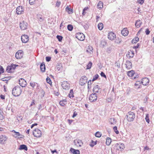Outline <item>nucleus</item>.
<instances>
[{
	"instance_id": "obj_1",
	"label": "nucleus",
	"mask_w": 154,
	"mask_h": 154,
	"mask_svg": "<svg viewBox=\"0 0 154 154\" xmlns=\"http://www.w3.org/2000/svg\"><path fill=\"white\" fill-rule=\"evenodd\" d=\"M22 91L21 88L19 86H17L13 88L12 91V93L14 96L17 97L20 95Z\"/></svg>"
},
{
	"instance_id": "obj_2",
	"label": "nucleus",
	"mask_w": 154,
	"mask_h": 154,
	"mask_svg": "<svg viewBox=\"0 0 154 154\" xmlns=\"http://www.w3.org/2000/svg\"><path fill=\"white\" fill-rule=\"evenodd\" d=\"M134 113L131 112H129L126 116L125 117L128 122H131L134 121L135 118Z\"/></svg>"
},
{
	"instance_id": "obj_3",
	"label": "nucleus",
	"mask_w": 154,
	"mask_h": 154,
	"mask_svg": "<svg viewBox=\"0 0 154 154\" xmlns=\"http://www.w3.org/2000/svg\"><path fill=\"white\" fill-rule=\"evenodd\" d=\"M88 78L85 76H82L80 80L79 84L81 86H83L86 84L88 82Z\"/></svg>"
},
{
	"instance_id": "obj_4",
	"label": "nucleus",
	"mask_w": 154,
	"mask_h": 154,
	"mask_svg": "<svg viewBox=\"0 0 154 154\" xmlns=\"http://www.w3.org/2000/svg\"><path fill=\"white\" fill-rule=\"evenodd\" d=\"M33 134L34 136L36 137H40L42 135L41 131L38 128L35 129L33 132Z\"/></svg>"
},
{
	"instance_id": "obj_5",
	"label": "nucleus",
	"mask_w": 154,
	"mask_h": 154,
	"mask_svg": "<svg viewBox=\"0 0 154 154\" xmlns=\"http://www.w3.org/2000/svg\"><path fill=\"white\" fill-rule=\"evenodd\" d=\"M61 86L63 88L66 90L69 89L70 87V84L67 81H63L62 82Z\"/></svg>"
},
{
	"instance_id": "obj_6",
	"label": "nucleus",
	"mask_w": 154,
	"mask_h": 154,
	"mask_svg": "<svg viewBox=\"0 0 154 154\" xmlns=\"http://www.w3.org/2000/svg\"><path fill=\"white\" fill-rule=\"evenodd\" d=\"M97 96L96 93L92 94L89 97V100L91 102H94L97 100Z\"/></svg>"
},
{
	"instance_id": "obj_7",
	"label": "nucleus",
	"mask_w": 154,
	"mask_h": 154,
	"mask_svg": "<svg viewBox=\"0 0 154 154\" xmlns=\"http://www.w3.org/2000/svg\"><path fill=\"white\" fill-rule=\"evenodd\" d=\"M20 27L22 30H24L27 29V23L24 21H23L22 22L20 23Z\"/></svg>"
},
{
	"instance_id": "obj_8",
	"label": "nucleus",
	"mask_w": 154,
	"mask_h": 154,
	"mask_svg": "<svg viewBox=\"0 0 154 154\" xmlns=\"http://www.w3.org/2000/svg\"><path fill=\"white\" fill-rule=\"evenodd\" d=\"M116 147L117 150L122 151L125 148V145L122 143H117L116 144Z\"/></svg>"
},
{
	"instance_id": "obj_9",
	"label": "nucleus",
	"mask_w": 154,
	"mask_h": 154,
	"mask_svg": "<svg viewBox=\"0 0 154 154\" xmlns=\"http://www.w3.org/2000/svg\"><path fill=\"white\" fill-rule=\"evenodd\" d=\"M76 37L80 41H83L85 38V35L82 33L81 32L77 33L76 35Z\"/></svg>"
},
{
	"instance_id": "obj_10",
	"label": "nucleus",
	"mask_w": 154,
	"mask_h": 154,
	"mask_svg": "<svg viewBox=\"0 0 154 154\" xmlns=\"http://www.w3.org/2000/svg\"><path fill=\"white\" fill-rule=\"evenodd\" d=\"M19 85L22 87H25L27 83L26 81L22 78H21L19 79Z\"/></svg>"
},
{
	"instance_id": "obj_11",
	"label": "nucleus",
	"mask_w": 154,
	"mask_h": 154,
	"mask_svg": "<svg viewBox=\"0 0 154 154\" xmlns=\"http://www.w3.org/2000/svg\"><path fill=\"white\" fill-rule=\"evenodd\" d=\"M21 39L22 42L26 43L29 41V36L26 35H22L21 37Z\"/></svg>"
},
{
	"instance_id": "obj_12",
	"label": "nucleus",
	"mask_w": 154,
	"mask_h": 154,
	"mask_svg": "<svg viewBox=\"0 0 154 154\" xmlns=\"http://www.w3.org/2000/svg\"><path fill=\"white\" fill-rule=\"evenodd\" d=\"M7 138L5 135L0 136V143L3 144L5 143V141L7 140Z\"/></svg>"
},
{
	"instance_id": "obj_13",
	"label": "nucleus",
	"mask_w": 154,
	"mask_h": 154,
	"mask_svg": "<svg viewBox=\"0 0 154 154\" xmlns=\"http://www.w3.org/2000/svg\"><path fill=\"white\" fill-rule=\"evenodd\" d=\"M141 83L144 85H148L149 82V79L147 78H144L142 79Z\"/></svg>"
},
{
	"instance_id": "obj_14",
	"label": "nucleus",
	"mask_w": 154,
	"mask_h": 154,
	"mask_svg": "<svg viewBox=\"0 0 154 154\" xmlns=\"http://www.w3.org/2000/svg\"><path fill=\"white\" fill-rule=\"evenodd\" d=\"M23 56L22 51L21 50H19L15 54V56L17 59H20Z\"/></svg>"
},
{
	"instance_id": "obj_15",
	"label": "nucleus",
	"mask_w": 154,
	"mask_h": 154,
	"mask_svg": "<svg viewBox=\"0 0 154 154\" xmlns=\"http://www.w3.org/2000/svg\"><path fill=\"white\" fill-rule=\"evenodd\" d=\"M23 9L21 6H19L16 8V12L18 14H20L23 12Z\"/></svg>"
},
{
	"instance_id": "obj_16",
	"label": "nucleus",
	"mask_w": 154,
	"mask_h": 154,
	"mask_svg": "<svg viewBox=\"0 0 154 154\" xmlns=\"http://www.w3.org/2000/svg\"><path fill=\"white\" fill-rule=\"evenodd\" d=\"M108 38L111 40H113L116 37V35L114 33L112 32L109 33L108 35Z\"/></svg>"
},
{
	"instance_id": "obj_17",
	"label": "nucleus",
	"mask_w": 154,
	"mask_h": 154,
	"mask_svg": "<svg viewBox=\"0 0 154 154\" xmlns=\"http://www.w3.org/2000/svg\"><path fill=\"white\" fill-rule=\"evenodd\" d=\"M75 144L77 146L81 147L83 145V143L82 142V140H75L74 141Z\"/></svg>"
},
{
	"instance_id": "obj_18",
	"label": "nucleus",
	"mask_w": 154,
	"mask_h": 154,
	"mask_svg": "<svg viewBox=\"0 0 154 154\" xmlns=\"http://www.w3.org/2000/svg\"><path fill=\"white\" fill-rule=\"evenodd\" d=\"M126 67L128 69H130L132 68V63L131 62L127 61L125 63Z\"/></svg>"
},
{
	"instance_id": "obj_19",
	"label": "nucleus",
	"mask_w": 154,
	"mask_h": 154,
	"mask_svg": "<svg viewBox=\"0 0 154 154\" xmlns=\"http://www.w3.org/2000/svg\"><path fill=\"white\" fill-rule=\"evenodd\" d=\"M128 33V31L127 28H124L123 30L121 31V33L124 36L127 35Z\"/></svg>"
},
{
	"instance_id": "obj_20",
	"label": "nucleus",
	"mask_w": 154,
	"mask_h": 154,
	"mask_svg": "<svg viewBox=\"0 0 154 154\" xmlns=\"http://www.w3.org/2000/svg\"><path fill=\"white\" fill-rule=\"evenodd\" d=\"M70 151L73 154H79L80 151L78 150L72 148H71L70 149Z\"/></svg>"
},
{
	"instance_id": "obj_21",
	"label": "nucleus",
	"mask_w": 154,
	"mask_h": 154,
	"mask_svg": "<svg viewBox=\"0 0 154 154\" xmlns=\"http://www.w3.org/2000/svg\"><path fill=\"white\" fill-rule=\"evenodd\" d=\"M19 150H24L27 151V147L26 145L24 144L21 145L18 148Z\"/></svg>"
},
{
	"instance_id": "obj_22",
	"label": "nucleus",
	"mask_w": 154,
	"mask_h": 154,
	"mask_svg": "<svg viewBox=\"0 0 154 154\" xmlns=\"http://www.w3.org/2000/svg\"><path fill=\"white\" fill-rule=\"evenodd\" d=\"M37 18L39 22H43L44 19V17H42V16L40 14H37Z\"/></svg>"
},
{
	"instance_id": "obj_23",
	"label": "nucleus",
	"mask_w": 154,
	"mask_h": 154,
	"mask_svg": "<svg viewBox=\"0 0 154 154\" xmlns=\"http://www.w3.org/2000/svg\"><path fill=\"white\" fill-rule=\"evenodd\" d=\"M100 89V88L98 85H96V86H94L93 88V91L94 92H95L94 93H98L99 92V90Z\"/></svg>"
},
{
	"instance_id": "obj_24",
	"label": "nucleus",
	"mask_w": 154,
	"mask_h": 154,
	"mask_svg": "<svg viewBox=\"0 0 154 154\" xmlns=\"http://www.w3.org/2000/svg\"><path fill=\"white\" fill-rule=\"evenodd\" d=\"M40 69L43 72L45 71V67L44 63H42L40 65Z\"/></svg>"
},
{
	"instance_id": "obj_25",
	"label": "nucleus",
	"mask_w": 154,
	"mask_h": 154,
	"mask_svg": "<svg viewBox=\"0 0 154 154\" xmlns=\"http://www.w3.org/2000/svg\"><path fill=\"white\" fill-rule=\"evenodd\" d=\"M142 24V22L140 20H137L135 23L136 26L137 28L140 27V25Z\"/></svg>"
},
{
	"instance_id": "obj_26",
	"label": "nucleus",
	"mask_w": 154,
	"mask_h": 154,
	"mask_svg": "<svg viewBox=\"0 0 154 154\" xmlns=\"http://www.w3.org/2000/svg\"><path fill=\"white\" fill-rule=\"evenodd\" d=\"M134 74V70H131L128 72L127 75L129 77H132Z\"/></svg>"
},
{
	"instance_id": "obj_27",
	"label": "nucleus",
	"mask_w": 154,
	"mask_h": 154,
	"mask_svg": "<svg viewBox=\"0 0 154 154\" xmlns=\"http://www.w3.org/2000/svg\"><path fill=\"white\" fill-rule=\"evenodd\" d=\"M98 28L100 30H102L103 28V25L102 23H98Z\"/></svg>"
},
{
	"instance_id": "obj_28",
	"label": "nucleus",
	"mask_w": 154,
	"mask_h": 154,
	"mask_svg": "<svg viewBox=\"0 0 154 154\" xmlns=\"http://www.w3.org/2000/svg\"><path fill=\"white\" fill-rule=\"evenodd\" d=\"M103 6V3L101 2L100 1L99 2L98 4L97 5V7L98 8L101 9L102 8Z\"/></svg>"
},
{
	"instance_id": "obj_29",
	"label": "nucleus",
	"mask_w": 154,
	"mask_h": 154,
	"mask_svg": "<svg viewBox=\"0 0 154 154\" xmlns=\"http://www.w3.org/2000/svg\"><path fill=\"white\" fill-rule=\"evenodd\" d=\"M111 142V139L109 137H107L106 139V145L109 146Z\"/></svg>"
},
{
	"instance_id": "obj_30",
	"label": "nucleus",
	"mask_w": 154,
	"mask_h": 154,
	"mask_svg": "<svg viewBox=\"0 0 154 154\" xmlns=\"http://www.w3.org/2000/svg\"><path fill=\"white\" fill-rule=\"evenodd\" d=\"M109 122L111 125L114 124L116 123V121L114 118H111L109 120Z\"/></svg>"
},
{
	"instance_id": "obj_31",
	"label": "nucleus",
	"mask_w": 154,
	"mask_h": 154,
	"mask_svg": "<svg viewBox=\"0 0 154 154\" xmlns=\"http://www.w3.org/2000/svg\"><path fill=\"white\" fill-rule=\"evenodd\" d=\"M106 42L105 40H102L100 42V46L102 47H104L106 45Z\"/></svg>"
},
{
	"instance_id": "obj_32",
	"label": "nucleus",
	"mask_w": 154,
	"mask_h": 154,
	"mask_svg": "<svg viewBox=\"0 0 154 154\" xmlns=\"http://www.w3.org/2000/svg\"><path fill=\"white\" fill-rule=\"evenodd\" d=\"M13 132H14L15 133V134H14V136L16 137H17L18 138H21L20 137L21 135L20 134V133L18 132H16L14 130H13Z\"/></svg>"
},
{
	"instance_id": "obj_33",
	"label": "nucleus",
	"mask_w": 154,
	"mask_h": 154,
	"mask_svg": "<svg viewBox=\"0 0 154 154\" xmlns=\"http://www.w3.org/2000/svg\"><path fill=\"white\" fill-rule=\"evenodd\" d=\"M6 71L8 72H13V70L11 68V67L10 66H8L6 68Z\"/></svg>"
},
{
	"instance_id": "obj_34",
	"label": "nucleus",
	"mask_w": 154,
	"mask_h": 154,
	"mask_svg": "<svg viewBox=\"0 0 154 154\" xmlns=\"http://www.w3.org/2000/svg\"><path fill=\"white\" fill-rule=\"evenodd\" d=\"M69 96L70 98L74 97L73 92L72 89H71L70 90L69 93Z\"/></svg>"
},
{
	"instance_id": "obj_35",
	"label": "nucleus",
	"mask_w": 154,
	"mask_h": 154,
	"mask_svg": "<svg viewBox=\"0 0 154 154\" xmlns=\"http://www.w3.org/2000/svg\"><path fill=\"white\" fill-rule=\"evenodd\" d=\"M92 84V81L91 80H89L88 82V89H90L91 87V84Z\"/></svg>"
},
{
	"instance_id": "obj_36",
	"label": "nucleus",
	"mask_w": 154,
	"mask_h": 154,
	"mask_svg": "<svg viewBox=\"0 0 154 154\" xmlns=\"http://www.w3.org/2000/svg\"><path fill=\"white\" fill-rule=\"evenodd\" d=\"M67 28L69 31H72L73 29V27L72 25L69 24L67 26Z\"/></svg>"
},
{
	"instance_id": "obj_37",
	"label": "nucleus",
	"mask_w": 154,
	"mask_h": 154,
	"mask_svg": "<svg viewBox=\"0 0 154 154\" xmlns=\"http://www.w3.org/2000/svg\"><path fill=\"white\" fill-rule=\"evenodd\" d=\"M66 101L65 100H63V101H60L59 102V104L62 106H64L65 104V103H66Z\"/></svg>"
},
{
	"instance_id": "obj_38",
	"label": "nucleus",
	"mask_w": 154,
	"mask_h": 154,
	"mask_svg": "<svg viewBox=\"0 0 154 154\" xmlns=\"http://www.w3.org/2000/svg\"><path fill=\"white\" fill-rule=\"evenodd\" d=\"M62 68V64L61 63L58 64L57 65V69L58 70H61Z\"/></svg>"
},
{
	"instance_id": "obj_39",
	"label": "nucleus",
	"mask_w": 154,
	"mask_h": 154,
	"mask_svg": "<svg viewBox=\"0 0 154 154\" xmlns=\"http://www.w3.org/2000/svg\"><path fill=\"white\" fill-rule=\"evenodd\" d=\"M92 65V63L90 61L88 64L87 66V69H89L91 68V66Z\"/></svg>"
},
{
	"instance_id": "obj_40",
	"label": "nucleus",
	"mask_w": 154,
	"mask_h": 154,
	"mask_svg": "<svg viewBox=\"0 0 154 154\" xmlns=\"http://www.w3.org/2000/svg\"><path fill=\"white\" fill-rule=\"evenodd\" d=\"M115 66L117 68V69H119L120 67V64L119 62H116L115 63Z\"/></svg>"
},
{
	"instance_id": "obj_41",
	"label": "nucleus",
	"mask_w": 154,
	"mask_h": 154,
	"mask_svg": "<svg viewBox=\"0 0 154 154\" xmlns=\"http://www.w3.org/2000/svg\"><path fill=\"white\" fill-rule=\"evenodd\" d=\"M96 137H100L101 136V134L99 131L97 132L95 134Z\"/></svg>"
},
{
	"instance_id": "obj_42",
	"label": "nucleus",
	"mask_w": 154,
	"mask_h": 154,
	"mask_svg": "<svg viewBox=\"0 0 154 154\" xmlns=\"http://www.w3.org/2000/svg\"><path fill=\"white\" fill-rule=\"evenodd\" d=\"M96 141L92 140L91 143L90 144V145L91 147H93L96 144Z\"/></svg>"
},
{
	"instance_id": "obj_43",
	"label": "nucleus",
	"mask_w": 154,
	"mask_h": 154,
	"mask_svg": "<svg viewBox=\"0 0 154 154\" xmlns=\"http://www.w3.org/2000/svg\"><path fill=\"white\" fill-rule=\"evenodd\" d=\"M99 75L98 74H96L94 75L93 77L92 82H94L95 80H97L98 78Z\"/></svg>"
},
{
	"instance_id": "obj_44",
	"label": "nucleus",
	"mask_w": 154,
	"mask_h": 154,
	"mask_svg": "<svg viewBox=\"0 0 154 154\" xmlns=\"http://www.w3.org/2000/svg\"><path fill=\"white\" fill-rule=\"evenodd\" d=\"M145 119L146 121L148 123H149V114H146V117Z\"/></svg>"
},
{
	"instance_id": "obj_45",
	"label": "nucleus",
	"mask_w": 154,
	"mask_h": 154,
	"mask_svg": "<svg viewBox=\"0 0 154 154\" xmlns=\"http://www.w3.org/2000/svg\"><path fill=\"white\" fill-rule=\"evenodd\" d=\"M17 66V65H16V64H12L10 65V66L11 67V68L13 72L14 70L15 69L16 66Z\"/></svg>"
},
{
	"instance_id": "obj_46",
	"label": "nucleus",
	"mask_w": 154,
	"mask_h": 154,
	"mask_svg": "<svg viewBox=\"0 0 154 154\" xmlns=\"http://www.w3.org/2000/svg\"><path fill=\"white\" fill-rule=\"evenodd\" d=\"M113 129L114 131L116 134H119V133L118 131L117 130V128L116 126H114L113 128Z\"/></svg>"
},
{
	"instance_id": "obj_47",
	"label": "nucleus",
	"mask_w": 154,
	"mask_h": 154,
	"mask_svg": "<svg viewBox=\"0 0 154 154\" xmlns=\"http://www.w3.org/2000/svg\"><path fill=\"white\" fill-rule=\"evenodd\" d=\"M56 37L59 42H61L62 40L63 39L62 36L59 35H57Z\"/></svg>"
},
{
	"instance_id": "obj_48",
	"label": "nucleus",
	"mask_w": 154,
	"mask_h": 154,
	"mask_svg": "<svg viewBox=\"0 0 154 154\" xmlns=\"http://www.w3.org/2000/svg\"><path fill=\"white\" fill-rule=\"evenodd\" d=\"M46 80L47 82L48 83H49V84H51V83H52L50 79V78H49L48 77L46 78Z\"/></svg>"
},
{
	"instance_id": "obj_49",
	"label": "nucleus",
	"mask_w": 154,
	"mask_h": 154,
	"mask_svg": "<svg viewBox=\"0 0 154 154\" xmlns=\"http://www.w3.org/2000/svg\"><path fill=\"white\" fill-rule=\"evenodd\" d=\"M66 11H67L68 13L69 12V11L72 12V9H71L70 8H69L68 6H67L66 8Z\"/></svg>"
},
{
	"instance_id": "obj_50",
	"label": "nucleus",
	"mask_w": 154,
	"mask_h": 154,
	"mask_svg": "<svg viewBox=\"0 0 154 154\" xmlns=\"http://www.w3.org/2000/svg\"><path fill=\"white\" fill-rule=\"evenodd\" d=\"M4 72V69L3 68L2 66H0V75L2 73H3Z\"/></svg>"
},
{
	"instance_id": "obj_51",
	"label": "nucleus",
	"mask_w": 154,
	"mask_h": 154,
	"mask_svg": "<svg viewBox=\"0 0 154 154\" xmlns=\"http://www.w3.org/2000/svg\"><path fill=\"white\" fill-rule=\"evenodd\" d=\"M121 41V40L120 38H118L116 39V40L115 41V42L119 44H120Z\"/></svg>"
},
{
	"instance_id": "obj_52",
	"label": "nucleus",
	"mask_w": 154,
	"mask_h": 154,
	"mask_svg": "<svg viewBox=\"0 0 154 154\" xmlns=\"http://www.w3.org/2000/svg\"><path fill=\"white\" fill-rule=\"evenodd\" d=\"M35 0H29V4L31 5H34L35 3Z\"/></svg>"
},
{
	"instance_id": "obj_53",
	"label": "nucleus",
	"mask_w": 154,
	"mask_h": 154,
	"mask_svg": "<svg viewBox=\"0 0 154 154\" xmlns=\"http://www.w3.org/2000/svg\"><path fill=\"white\" fill-rule=\"evenodd\" d=\"M141 82L140 81H137L135 84V86H140L141 85Z\"/></svg>"
},
{
	"instance_id": "obj_54",
	"label": "nucleus",
	"mask_w": 154,
	"mask_h": 154,
	"mask_svg": "<svg viewBox=\"0 0 154 154\" xmlns=\"http://www.w3.org/2000/svg\"><path fill=\"white\" fill-rule=\"evenodd\" d=\"M137 2L139 4L142 5L144 2V0H137Z\"/></svg>"
},
{
	"instance_id": "obj_55",
	"label": "nucleus",
	"mask_w": 154,
	"mask_h": 154,
	"mask_svg": "<svg viewBox=\"0 0 154 154\" xmlns=\"http://www.w3.org/2000/svg\"><path fill=\"white\" fill-rule=\"evenodd\" d=\"M100 75L102 77H103L105 78H106V75H105L104 73L103 72H101L100 73Z\"/></svg>"
},
{
	"instance_id": "obj_56",
	"label": "nucleus",
	"mask_w": 154,
	"mask_h": 154,
	"mask_svg": "<svg viewBox=\"0 0 154 154\" xmlns=\"http://www.w3.org/2000/svg\"><path fill=\"white\" fill-rule=\"evenodd\" d=\"M45 58L46 61L47 62H49L51 60V58L50 57H46Z\"/></svg>"
},
{
	"instance_id": "obj_57",
	"label": "nucleus",
	"mask_w": 154,
	"mask_h": 154,
	"mask_svg": "<svg viewBox=\"0 0 154 154\" xmlns=\"http://www.w3.org/2000/svg\"><path fill=\"white\" fill-rule=\"evenodd\" d=\"M30 86L32 88H34L35 86V83L34 82H30Z\"/></svg>"
},
{
	"instance_id": "obj_58",
	"label": "nucleus",
	"mask_w": 154,
	"mask_h": 154,
	"mask_svg": "<svg viewBox=\"0 0 154 154\" xmlns=\"http://www.w3.org/2000/svg\"><path fill=\"white\" fill-rule=\"evenodd\" d=\"M139 40V38L138 37H135L132 40L133 42L136 41L138 42Z\"/></svg>"
},
{
	"instance_id": "obj_59",
	"label": "nucleus",
	"mask_w": 154,
	"mask_h": 154,
	"mask_svg": "<svg viewBox=\"0 0 154 154\" xmlns=\"http://www.w3.org/2000/svg\"><path fill=\"white\" fill-rule=\"evenodd\" d=\"M145 32L146 35H148L149 34L150 31L148 29H146Z\"/></svg>"
},
{
	"instance_id": "obj_60",
	"label": "nucleus",
	"mask_w": 154,
	"mask_h": 154,
	"mask_svg": "<svg viewBox=\"0 0 154 154\" xmlns=\"http://www.w3.org/2000/svg\"><path fill=\"white\" fill-rule=\"evenodd\" d=\"M60 4H61L60 2L57 1V3L56 4V5L57 7H59L60 6Z\"/></svg>"
},
{
	"instance_id": "obj_61",
	"label": "nucleus",
	"mask_w": 154,
	"mask_h": 154,
	"mask_svg": "<svg viewBox=\"0 0 154 154\" xmlns=\"http://www.w3.org/2000/svg\"><path fill=\"white\" fill-rule=\"evenodd\" d=\"M140 46V43H137V45L134 46L133 47L134 48H135L136 49L138 48Z\"/></svg>"
},
{
	"instance_id": "obj_62",
	"label": "nucleus",
	"mask_w": 154,
	"mask_h": 154,
	"mask_svg": "<svg viewBox=\"0 0 154 154\" xmlns=\"http://www.w3.org/2000/svg\"><path fill=\"white\" fill-rule=\"evenodd\" d=\"M77 115V113L75 111L74 112V113H73V115L72 116V117L73 118L75 117Z\"/></svg>"
},
{
	"instance_id": "obj_63",
	"label": "nucleus",
	"mask_w": 154,
	"mask_h": 154,
	"mask_svg": "<svg viewBox=\"0 0 154 154\" xmlns=\"http://www.w3.org/2000/svg\"><path fill=\"white\" fill-rule=\"evenodd\" d=\"M0 97L1 98L2 100H4L5 99V96L2 94L0 95Z\"/></svg>"
},
{
	"instance_id": "obj_64",
	"label": "nucleus",
	"mask_w": 154,
	"mask_h": 154,
	"mask_svg": "<svg viewBox=\"0 0 154 154\" xmlns=\"http://www.w3.org/2000/svg\"><path fill=\"white\" fill-rule=\"evenodd\" d=\"M37 125V123H34L33 124H32L31 126V128H32L34 126H36V125Z\"/></svg>"
}]
</instances>
